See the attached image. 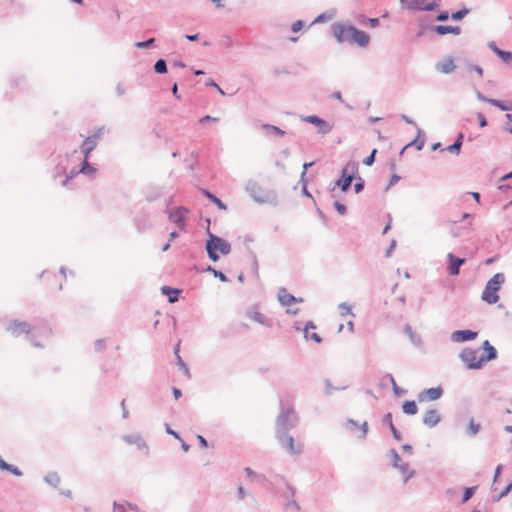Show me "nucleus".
Masks as SVG:
<instances>
[{
  "label": "nucleus",
  "instance_id": "f257e3e1",
  "mask_svg": "<svg viewBox=\"0 0 512 512\" xmlns=\"http://www.w3.org/2000/svg\"><path fill=\"white\" fill-rule=\"evenodd\" d=\"M331 35L337 43L350 45L356 44L359 47H366L370 42V36L367 32L356 28L352 24L341 21L334 22L330 26Z\"/></svg>",
  "mask_w": 512,
  "mask_h": 512
},
{
  "label": "nucleus",
  "instance_id": "f03ea898",
  "mask_svg": "<svg viewBox=\"0 0 512 512\" xmlns=\"http://www.w3.org/2000/svg\"><path fill=\"white\" fill-rule=\"evenodd\" d=\"M277 493L285 500L284 509L287 512H299L301 507L295 499L296 488L293 487L284 477L276 475L271 481Z\"/></svg>",
  "mask_w": 512,
  "mask_h": 512
},
{
  "label": "nucleus",
  "instance_id": "7ed1b4c3",
  "mask_svg": "<svg viewBox=\"0 0 512 512\" xmlns=\"http://www.w3.org/2000/svg\"><path fill=\"white\" fill-rule=\"evenodd\" d=\"M245 190L258 204H270L272 206H277L279 203L277 192L272 189L263 188L256 180H248Z\"/></svg>",
  "mask_w": 512,
  "mask_h": 512
},
{
  "label": "nucleus",
  "instance_id": "20e7f679",
  "mask_svg": "<svg viewBox=\"0 0 512 512\" xmlns=\"http://www.w3.org/2000/svg\"><path fill=\"white\" fill-rule=\"evenodd\" d=\"M358 174V163L355 161H349L345 167L340 171V177L334 182V186L331 191L337 187L341 192L346 193L351 188L353 180Z\"/></svg>",
  "mask_w": 512,
  "mask_h": 512
},
{
  "label": "nucleus",
  "instance_id": "39448f33",
  "mask_svg": "<svg viewBox=\"0 0 512 512\" xmlns=\"http://www.w3.org/2000/svg\"><path fill=\"white\" fill-rule=\"evenodd\" d=\"M505 282V275L504 273H496L493 275L492 278H490L485 288L482 292V300L488 304H495L499 300L498 291L501 288V285Z\"/></svg>",
  "mask_w": 512,
  "mask_h": 512
},
{
  "label": "nucleus",
  "instance_id": "423d86ee",
  "mask_svg": "<svg viewBox=\"0 0 512 512\" xmlns=\"http://www.w3.org/2000/svg\"><path fill=\"white\" fill-rule=\"evenodd\" d=\"M442 0H399V5L403 10L413 12H431L435 11Z\"/></svg>",
  "mask_w": 512,
  "mask_h": 512
},
{
  "label": "nucleus",
  "instance_id": "0eeeda50",
  "mask_svg": "<svg viewBox=\"0 0 512 512\" xmlns=\"http://www.w3.org/2000/svg\"><path fill=\"white\" fill-rule=\"evenodd\" d=\"M298 421L297 415L292 406L285 407L281 401V411L277 417V428L292 429Z\"/></svg>",
  "mask_w": 512,
  "mask_h": 512
},
{
  "label": "nucleus",
  "instance_id": "6e6552de",
  "mask_svg": "<svg viewBox=\"0 0 512 512\" xmlns=\"http://www.w3.org/2000/svg\"><path fill=\"white\" fill-rule=\"evenodd\" d=\"M7 331L11 332L15 337L20 336L22 333L27 335L28 340L35 347H42L39 342L34 341V336L31 334L32 326L26 321L14 320L7 326Z\"/></svg>",
  "mask_w": 512,
  "mask_h": 512
},
{
  "label": "nucleus",
  "instance_id": "1a4fd4ad",
  "mask_svg": "<svg viewBox=\"0 0 512 512\" xmlns=\"http://www.w3.org/2000/svg\"><path fill=\"white\" fill-rule=\"evenodd\" d=\"M391 464L403 475V482L407 483L415 474L407 461L400 456L396 450H391Z\"/></svg>",
  "mask_w": 512,
  "mask_h": 512
},
{
  "label": "nucleus",
  "instance_id": "9d476101",
  "mask_svg": "<svg viewBox=\"0 0 512 512\" xmlns=\"http://www.w3.org/2000/svg\"><path fill=\"white\" fill-rule=\"evenodd\" d=\"M460 359L466 364L469 370H479L484 366L482 357L478 358V350L472 348H464L460 354Z\"/></svg>",
  "mask_w": 512,
  "mask_h": 512
},
{
  "label": "nucleus",
  "instance_id": "9b49d317",
  "mask_svg": "<svg viewBox=\"0 0 512 512\" xmlns=\"http://www.w3.org/2000/svg\"><path fill=\"white\" fill-rule=\"evenodd\" d=\"M208 239L206 243H212L215 251L220 252L222 255H228L231 252V244L220 236H217L207 229Z\"/></svg>",
  "mask_w": 512,
  "mask_h": 512
},
{
  "label": "nucleus",
  "instance_id": "f8f14e48",
  "mask_svg": "<svg viewBox=\"0 0 512 512\" xmlns=\"http://www.w3.org/2000/svg\"><path fill=\"white\" fill-rule=\"evenodd\" d=\"M303 121L310 123L318 128V133L326 135L333 129V125L317 115H308L302 118Z\"/></svg>",
  "mask_w": 512,
  "mask_h": 512
},
{
  "label": "nucleus",
  "instance_id": "ddd939ff",
  "mask_svg": "<svg viewBox=\"0 0 512 512\" xmlns=\"http://www.w3.org/2000/svg\"><path fill=\"white\" fill-rule=\"evenodd\" d=\"M466 263V258L454 255L452 252L447 254V273L450 276H458L460 268Z\"/></svg>",
  "mask_w": 512,
  "mask_h": 512
},
{
  "label": "nucleus",
  "instance_id": "4468645a",
  "mask_svg": "<svg viewBox=\"0 0 512 512\" xmlns=\"http://www.w3.org/2000/svg\"><path fill=\"white\" fill-rule=\"evenodd\" d=\"M168 213V218L171 222L175 223L179 229H184L186 227L185 217L189 210L183 206H179L176 208L174 212L169 209L165 210Z\"/></svg>",
  "mask_w": 512,
  "mask_h": 512
},
{
  "label": "nucleus",
  "instance_id": "2eb2a0df",
  "mask_svg": "<svg viewBox=\"0 0 512 512\" xmlns=\"http://www.w3.org/2000/svg\"><path fill=\"white\" fill-rule=\"evenodd\" d=\"M443 392L441 386L424 389L417 395V399L419 402L436 401L442 397Z\"/></svg>",
  "mask_w": 512,
  "mask_h": 512
},
{
  "label": "nucleus",
  "instance_id": "dca6fc26",
  "mask_svg": "<svg viewBox=\"0 0 512 512\" xmlns=\"http://www.w3.org/2000/svg\"><path fill=\"white\" fill-rule=\"evenodd\" d=\"M478 336L477 331H473L470 329L456 330L452 332L450 339L455 343H464L467 341H472L476 339Z\"/></svg>",
  "mask_w": 512,
  "mask_h": 512
},
{
  "label": "nucleus",
  "instance_id": "f3484780",
  "mask_svg": "<svg viewBox=\"0 0 512 512\" xmlns=\"http://www.w3.org/2000/svg\"><path fill=\"white\" fill-rule=\"evenodd\" d=\"M429 30L435 32L439 36H444L446 34L460 35L462 31L460 26L451 25H432L429 27Z\"/></svg>",
  "mask_w": 512,
  "mask_h": 512
},
{
  "label": "nucleus",
  "instance_id": "a211bd4d",
  "mask_svg": "<svg viewBox=\"0 0 512 512\" xmlns=\"http://www.w3.org/2000/svg\"><path fill=\"white\" fill-rule=\"evenodd\" d=\"M441 421V415L439 414L437 409H429L423 415L422 423L429 427H435Z\"/></svg>",
  "mask_w": 512,
  "mask_h": 512
},
{
  "label": "nucleus",
  "instance_id": "6ab92c4d",
  "mask_svg": "<svg viewBox=\"0 0 512 512\" xmlns=\"http://www.w3.org/2000/svg\"><path fill=\"white\" fill-rule=\"evenodd\" d=\"M278 300L282 306H289L293 303L303 302L302 298H297L294 295L288 293L287 289L282 287L278 291Z\"/></svg>",
  "mask_w": 512,
  "mask_h": 512
},
{
  "label": "nucleus",
  "instance_id": "aec40b11",
  "mask_svg": "<svg viewBox=\"0 0 512 512\" xmlns=\"http://www.w3.org/2000/svg\"><path fill=\"white\" fill-rule=\"evenodd\" d=\"M288 432V429L277 428V439L283 448H294V439Z\"/></svg>",
  "mask_w": 512,
  "mask_h": 512
},
{
  "label": "nucleus",
  "instance_id": "412c9836",
  "mask_svg": "<svg viewBox=\"0 0 512 512\" xmlns=\"http://www.w3.org/2000/svg\"><path fill=\"white\" fill-rule=\"evenodd\" d=\"M482 349L484 350L485 354L481 355L482 362L485 364L489 361L495 360L498 356V352L496 348L490 344L488 340H485L482 344Z\"/></svg>",
  "mask_w": 512,
  "mask_h": 512
},
{
  "label": "nucleus",
  "instance_id": "4be33fe9",
  "mask_svg": "<svg viewBox=\"0 0 512 512\" xmlns=\"http://www.w3.org/2000/svg\"><path fill=\"white\" fill-rule=\"evenodd\" d=\"M345 427L350 432H357L358 430H360L361 435L359 436V438H365L368 432V423L366 421L359 425L356 421L348 419L345 423Z\"/></svg>",
  "mask_w": 512,
  "mask_h": 512
},
{
  "label": "nucleus",
  "instance_id": "5701e85b",
  "mask_svg": "<svg viewBox=\"0 0 512 512\" xmlns=\"http://www.w3.org/2000/svg\"><path fill=\"white\" fill-rule=\"evenodd\" d=\"M425 141H426V136H425V132L420 129V128H417V135L416 137L409 143H407L405 146H404V149H407L409 147H415L416 150L420 151L423 149L424 145H425Z\"/></svg>",
  "mask_w": 512,
  "mask_h": 512
},
{
  "label": "nucleus",
  "instance_id": "b1692460",
  "mask_svg": "<svg viewBox=\"0 0 512 512\" xmlns=\"http://www.w3.org/2000/svg\"><path fill=\"white\" fill-rule=\"evenodd\" d=\"M382 424L387 425L392 433L393 438L396 441H400L402 439V435L400 431L396 428V426L393 423L392 413L388 412L383 416Z\"/></svg>",
  "mask_w": 512,
  "mask_h": 512
},
{
  "label": "nucleus",
  "instance_id": "393cba45",
  "mask_svg": "<svg viewBox=\"0 0 512 512\" xmlns=\"http://www.w3.org/2000/svg\"><path fill=\"white\" fill-rule=\"evenodd\" d=\"M181 292V289L174 288L171 286L165 285L161 287V293L167 297V300L170 304H173L178 301Z\"/></svg>",
  "mask_w": 512,
  "mask_h": 512
},
{
  "label": "nucleus",
  "instance_id": "a878e982",
  "mask_svg": "<svg viewBox=\"0 0 512 512\" xmlns=\"http://www.w3.org/2000/svg\"><path fill=\"white\" fill-rule=\"evenodd\" d=\"M456 69V65L454 63V59L452 57H448L444 61L438 62L436 64V70L444 73L450 74Z\"/></svg>",
  "mask_w": 512,
  "mask_h": 512
},
{
  "label": "nucleus",
  "instance_id": "bb28decb",
  "mask_svg": "<svg viewBox=\"0 0 512 512\" xmlns=\"http://www.w3.org/2000/svg\"><path fill=\"white\" fill-rule=\"evenodd\" d=\"M127 445H136L137 448H147V444L142 436L138 433L123 436Z\"/></svg>",
  "mask_w": 512,
  "mask_h": 512
},
{
  "label": "nucleus",
  "instance_id": "cd10ccee",
  "mask_svg": "<svg viewBox=\"0 0 512 512\" xmlns=\"http://www.w3.org/2000/svg\"><path fill=\"white\" fill-rule=\"evenodd\" d=\"M78 172H81V174L90 179H94L97 174V169L88 161V159H83Z\"/></svg>",
  "mask_w": 512,
  "mask_h": 512
},
{
  "label": "nucleus",
  "instance_id": "c85d7f7f",
  "mask_svg": "<svg viewBox=\"0 0 512 512\" xmlns=\"http://www.w3.org/2000/svg\"><path fill=\"white\" fill-rule=\"evenodd\" d=\"M404 333L409 337L411 343L415 346V347H422L423 345V340H422V337L417 334L413 329L412 327L409 325V324H406L404 326Z\"/></svg>",
  "mask_w": 512,
  "mask_h": 512
},
{
  "label": "nucleus",
  "instance_id": "c756f323",
  "mask_svg": "<svg viewBox=\"0 0 512 512\" xmlns=\"http://www.w3.org/2000/svg\"><path fill=\"white\" fill-rule=\"evenodd\" d=\"M97 142H94L92 138L86 137L80 145V151L83 154V159H89L91 152L96 148Z\"/></svg>",
  "mask_w": 512,
  "mask_h": 512
},
{
  "label": "nucleus",
  "instance_id": "7c9ffc66",
  "mask_svg": "<svg viewBox=\"0 0 512 512\" xmlns=\"http://www.w3.org/2000/svg\"><path fill=\"white\" fill-rule=\"evenodd\" d=\"M201 193L208 200H210L213 204H215L218 207V209L223 210V211L227 210V205L219 197H217L214 193H212L208 189H201Z\"/></svg>",
  "mask_w": 512,
  "mask_h": 512
},
{
  "label": "nucleus",
  "instance_id": "2f4dec72",
  "mask_svg": "<svg viewBox=\"0 0 512 512\" xmlns=\"http://www.w3.org/2000/svg\"><path fill=\"white\" fill-rule=\"evenodd\" d=\"M261 129L268 135V136H276V137H283L286 132L279 128L278 126L272 125V124H262Z\"/></svg>",
  "mask_w": 512,
  "mask_h": 512
},
{
  "label": "nucleus",
  "instance_id": "473e14b6",
  "mask_svg": "<svg viewBox=\"0 0 512 512\" xmlns=\"http://www.w3.org/2000/svg\"><path fill=\"white\" fill-rule=\"evenodd\" d=\"M402 411L406 415H415L418 412V406L414 400H406L402 404Z\"/></svg>",
  "mask_w": 512,
  "mask_h": 512
},
{
  "label": "nucleus",
  "instance_id": "72a5a7b5",
  "mask_svg": "<svg viewBox=\"0 0 512 512\" xmlns=\"http://www.w3.org/2000/svg\"><path fill=\"white\" fill-rule=\"evenodd\" d=\"M489 104L497 107L501 111H510L512 109V102L503 101L499 99H491L489 100Z\"/></svg>",
  "mask_w": 512,
  "mask_h": 512
},
{
  "label": "nucleus",
  "instance_id": "f704fd0d",
  "mask_svg": "<svg viewBox=\"0 0 512 512\" xmlns=\"http://www.w3.org/2000/svg\"><path fill=\"white\" fill-rule=\"evenodd\" d=\"M44 481L54 487V488H57L61 482V479H60V476L56 473V472H51V473H48L45 477H44Z\"/></svg>",
  "mask_w": 512,
  "mask_h": 512
},
{
  "label": "nucleus",
  "instance_id": "c9c22d12",
  "mask_svg": "<svg viewBox=\"0 0 512 512\" xmlns=\"http://www.w3.org/2000/svg\"><path fill=\"white\" fill-rule=\"evenodd\" d=\"M470 11L471 9L467 8L465 5H462L461 9L451 13V19L453 21H461L470 13Z\"/></svg>",
  "mask_w": 512,
  "mask_h": 512
},
{
  "label": "nucleus",
  "instance_id": "e433bc0d",
  "mask_svg": "<svg viewBox=\"0 0 512 512\" xmlns=\"http://www.w3.org/2000/svg\"><path fill=\"white\" fill-rule=\"evenodd\" d=\"M203 272H210L215 278H218L221 282H228L229 278L220 270L215 269L213 266L208 265Z\"/></svg>",
  "mask_w": 512,
  "mask_h": 512
},
{
  "label": "nucleus",
  "instance_id": "4c0bfd02",
  "mask_svg": "<svg viewBox=\"0 0 512 512\" xmlns=\"http://www.w3.org/2000/svg\"><path fill=\"white\" fill-rule=\"evenodd\" d=\"M153 69L157 74H166L168 72L166 60L163 58L158 59L154 63Z\"/></svg>",
  "mask_w": 512,
  "mask_h": 512
},
{
  "label": "nucleus",
  "instance_id": "58836bf2",
  "mask_svg": "<svg viewBox=\"0 0 512 512\" xmlns=\"http://www.w3.org/2000/svg\"><path fill=\"white\" fill-rule=\"evenodd\" d=\"M384 378H391V385H392V390H393V393L395 394V396H403L405 393H406V390L399 387L395 381V378L393 377L392 374L390 373H387Z\"/></svg>",
  "mask_w": 512,
  "mask_h": 512
},
{
  "label": "nucleus",
  "instance_id": "ea45409f",
  "mask_svg": "<svg viewBox=\"0 0 512 512\" xmlns=\"http://www.w3.org/2000/svg\"><path fill=\"white\" fill-rule=\"evenodd\" d=\"M480 428L481 425L471 418L466 429V434L468 436H475L480 431Z\"/></svg>",
  "mask_w": 512,
  "mask_h": 512
},
{
  "label": "nucleus",
  "instance_id": "a19ab883",
  "mask_svg": "<svg viewBox=\"0 0 512 512\" xmlns=\"http://www.w3.org/2000/svg\"><path fill=\"white\" fill-rule=\"evenodd\" d=\"M205 250L207 252L208 258L212 262H217L220 259V256L217 251H215L214 246H212V243H205Z\"/></svg>",
  "mask_w": 512,
  "mask_h": 512
},
{
  "label": "nucleus",
  "instance_id": "79ce46f5",
  "mask_svg": "<svg viewBox=\"0 0 512 512\" xmlns=\"http://www.w3.org/2000/svg\"><path fill=\"white\" fill-rule=\"evenodd\" d=\"M251 318H252L255 322L259 323V324H262V325H265V326H270V325H271V324L268 322L267 317H266L264 314H262L261 312L255 311V312L253 313V315L251 316Z\"/></svg>",
  "mask_w": 512,
  "mask_h": 512
},
{
  "label": "nucleus",
  "instance_id": "37998d69",
  "mask_svg": "<svg viewBox=\"0 0 512 512\" xmlns=\"http://www.w3.org/2000/svg\"><path fill=\"white\" fill-rule=\"evenodd\" d=\"M496 56H498L504 63H510L512 61V52L511 51H505V50H498L497 51V54H495Z\"/></svg>",
  "mask_w": 512,
  "mask_h": 512
},
{
  "label": "nucleus",
  "instance_id": "c03bdc74",
  "mask_svg": "<svg viewBox=\"0 0 512 512\" xmlns=\"http://www.w3.org/2000/svg\"><path fill=\"white\" fill-rule=\"evenodd\" d=\"M162 195H163L162 191L157 188V189L147 193L145 199L148 202H154L157 199H159Z\"/></svg>",
  "mask_w": 512,
  "mask_h": 512
},
{
  "label": "nucleus",
  "instance_id": "a18cd8bd",
  "mask_svg": "<svg viewBox=\"0 0 512 512\" xmlns=\"http://www.w3.org/2000/svg\"><path fill=\"white\" fill-rule=\"evenodd\" d=\"M476 490H477V486L465 488L463 497H462V503H466L467 501H469L472 498V496L474 495V493L476 492Z\"/></svg>",
  "mask_w": 512,
  "mask_h": 512
},
{
  "label": "nucleus",
  "instance_id": "49530a36",
  "mask_svg": "<svg viewBox=\"0 0 512 512\" xmlns=\"http://www.w3.org/2000/svg\"><path fill=\"white\" fill-rule=\"evenodd\" d=\"M155 42V38H149V39H146L144 41H138L134 44V46L136 48H139V49H147V48H150L153 46Z\"/></svg>",
  "mask_w": 512,
  "mask_h": 512
},
{
  "label": "nucleus",
  "instance_id": "de8ad7c7",
  "mask_svg": "<svg viewBox=\"0 0 512 512\" xmlns=\"http://www.w3.org/2000/svg\"><path fill=\"white\" fill-rule=\"evenodd\" d=\"M356 180L355 184H354V191L356 194L362 192L365 188V181L362 177H360L358 174L356 175V178L354 179Z\"/></svg>",
  "mask_w": 512,
  "mask_h": 512
},
{
  "label": "nucleus",
  "instance_id": "09e8293b",
  "mask_svg": "<svg viewBox=\"0 0 512 512\" xmlns=\"http://www.w3.org/2000/svg\"><path fill=\"white\" fill-rule=\"evenodd\" d=\"M176 362H177V365L179 366V368L183 371V373L188 378H190L191 377L190 370H189L187 364L183 361V359L181 358L180 355H177Z\"/></svg>",
  "mask_w": 512,
  "mask_h": 512
},
{
  "label": "nucleus",
  "instance_id": "8fccbe9b",
  "mask_svg": "<svg viewBox=\"0 0 512 512\" xmlns=\"http://www.w3.org/2000/svg\"><path fill=\"white\" fill-rule=\"evenodd\" d=\"M79 168H72L68 174H66L65 179L62 181L63 186H67V184L78 174H81V172H78Z\"/></svg>",
  "mask_w": 512,
  "mask_h": 512
},
{
  "label": "nucleus",
  "instance_id": "3c124183",
  "mask_svg": "<svg viewBox=\"0 0 512 512\" xmlns=\"http://www.w3.org/2000/svg\"><path fill=\"white\" fill-rule=\"evenodd\" d=\"M377 149L374 148L371 153L364 158L363 164L366 166H372L376 160Z\"/></svg>",
  "mask_w": 512,
  "mask_h": 512
},
{
  "label": "nucleus",
  "instance_id": "603ef678",
  "mask_svg": "<svg viewBox=\"0 0 512 512\" xmlns=\"http://www.w3.org/2000/svg\"><path fill=\"white\" fill-rule=\"evenodd\" d=\"M324 383H325V394L328 396H330L332 394V392L335 390H344L346 388V386L341 387V388L334 387L329 379H325Z\"/></svg>",
  "mask_w": 512,
  "mask_h": 512
},
{
  "label": "nucleus",
  "instance_id": "864d4df0",
  "mask_svg": "<svg viewBox=\"0 0 512 512\" xmlns=\"http://www.w3.org/2000/svg\"><path fill=\"white\" fill-rule=\"evenodd\" d=\"M512 490V481L506 486L505 489H503L498 496H493V501L494 502H497L499 501L500 499L506 497L509 492Z\"/></svg>",
  "mask_w": 512,
  "mask_h": 512
},
{
  "label": "nucleus",
  "instance_id": "5fc2aeb1",
  "mask_svg": "<svg viewBox=\"0 0 512 512\" xmlns=\"http://www.w3.org/2000/svg\"><path fill=\"white\" fill-rule=\"evenodd\" d=\"M304 337H305V339L313 340L314 342H316L318 344L322 343V341H323L322 337L316 332L309 333L308 331H305Z\"/></svg>",
  "mask_w": 512,
  "mask_h": 512
},
{
  "label": "nucleus",
  "instance_id": "6e6d98bb",
  "mask_svg": "<svg viewBox=\"0 0 512 512\" xmlns=\"http://www.w3.org/2000/svg\"><path fill=\"white\" fill-rule=\"evenodd\" d=\"M191 158L193 159V161H192L190 164H188V165H187V168H188L189 170H192V171H193V170H195V169L198 167V165H199V156H198V154H197L196 152H194V151H193V152L191 153Z\"/></svg>",
  "mask_w": 512,
  "mask_h": 512
},
{
  "label": "nucleus",
  "instance_id": "4d7b16f0",
  "mask_svg": "<svg viewBox=\"0 0 512 512\" xmlns=\"http://www.w3.org/2000/svg\"><path fill=\"white\" fill-rule=\"evenodd\" d=\"M449 18H451V14L449 13V11L442 10L436 15L435 20L438 22H445Z\"/></svg>",
  "mask_w": 512,
  "mask_h": 512
},
{
  "label": "nucleus",
  "instance_id": "13d9d810",
  "mask_svg": "<svg viewBox=\"0 0 512 512\" xmlns=\"http://www.w3.org/2000/svg\"><path fill=\"white\" fill-rule=\"evenodd\" d=\"M333 206L339 215H345L347 213V207L340 201H335Z\"/></svg>",
  "mask_w": 512,
  "mask_h": 512
},
{
  "label": "nucleus",
  "instance_id": "bf43d9fd",
  "mask_svg": "<svg viewBox=\"0 0 512 512\" xmlns=\"http://www.w3.org/2000/svg\"><path fill=\"white\" fill-rule=\"evenodd\" d=\"M338 308L340 310V315L342 317H344V316H346V315L351 313V306L348 303H346V302L340 303Z\"/></svg>",
  "mask_w": 512,
  "mask_h": 512
},
{
  "label": "nucleus",
  "instance_id": "052dcab7",
  "mask_svg": "<svg viewBox=\"0 0 512 512\" xmlns=\"http://www.w3.org/2000/svg\"><path fill=\"white\" fill-rule=\"evenodd\" d=\"M442 151H447L452 154L458 155L461 152V147L458 146V143L455 144L454 142L451 145H448L446 148L441 149Z\"/></svg>",
  "mask_w": 512,
  "mask_h": 512
},
{
  "label": "nucleus",
  "instance_id": "680f3d73",
  "mask_svg": "<svg viewBox=\"0 0 512 512\" xmlns=\"http://www.w3.org/2000/svg\"><path fill=\"white\" fill-rule=\"evenodd\" d=\"M105 131V127L98 128L92 135L88 136V138H92L94 142L98 143V140L101 139Z\"/></svg>",
  "mask_w": 512,
  "mask_h": 512
},
{
  "label": "nucleus",
  "instance_id": "e2e57ef3",
  "mask_svg": "<svg viewBox=\"0 0 512 512\" xmlns=\"http://www.w3.org/2000/svg\"><path fill=\"white\" fill-rule=\"evenodd\" d=\"M218 121H219V118L213 117L210 115H205L198 120L199 124H201V125H204V124L210 123V122L217 123Z\"/></svg>",
  "mask_w": 512,
  "mask_h": 512
},
{
  "label": "nucleus",
  "instance_id": "0e129e2a",
  "mask_svg": "<svg viewBox=\"0 0 512 512\" xmlns=\"http://www.w3.org/2000/svg\"><path fill=\"white\" fill-rule=\"evenodd\" d=\"M304 26H305V22L303 20H297L292 24L291 31L294 33H297L300 30H302L304 28Z\"/></svg>",
  "mask_w": 512,
  "mask_h": 512
},
{
  "label": "nucleus",
  "instance_id": "69168bd1",
  "mask_svg": "<svg viewBox=\"0 0 512 512\" xmlns=\"http://www.w3.org/2000/svg\"><path fill=\"white\" fill-rule=\"evenodd\" d=\"M401 177L397 174H393L385 187V191L387 192L392 186H394L396 183L400 181Z\"/></svg>",
  "mask_w": 512,
  "mask_h": 512
},
{
  "label": "nucleus",
  "instance_id": "338daca9",
  "mask_svg": "<svg viewBox=\"0 0 512 512\" xmlns=\"http://www.w3.org/2000/svg\"><path fill=\"white\" fill-rule=\"evenodd\" d=\"M5 470L18 477L23 475L22 471L12 464H8V468H5Z\"/></svg>",
  "mask_w": 512,
  "mask_h": 512
},
{
  "label": "nucleus",
  "instance_id": "774afa93",
  "mask_svg": "<svg viewBox=\"0 0 512 512\" xmlns=\"http://www.w3.org/2000/svg\"><path fill=\"white\" fill-rule=\"evenodd\" d=\"M275 76H279L282 74L288 75L290 74V70L286 66L276 67L273 70Z\"/></svg>",
  "mask_w": 512,
  "mask_h": 512
}]
</instances>
